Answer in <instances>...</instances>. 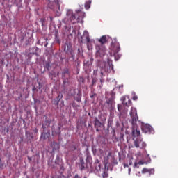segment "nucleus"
I'll return each instance as SVG.
<instances>
[{"mask_svg": "<svg viewBox=\"0 0 178 178\" xmlns=\"http://www.w3.org/2000/svg\"><path fill=\"white\" fill-rule=\"evenodd\" d=\"M76 13H73V10H67V16L72 24L76 23H80L83 20V17H86V13L79 10L76 11Z\"/></svg>", "mask_w": 178, "mask_h": 178, "instance_id": "nucleus-1", "label": "nucleus"}, {"mask_svg": "<svg viewBox=\"0 0 178 178\" xmlns=\"http://www.w3.org/2000/svg\"><path fill=\"white\" fill-rule=\"evenodd\" d=\"M110 49V55L112 56V55L114 56L115 60H119L120 59V57L122 56L120 54H119V51H120V44H119V42L115 38L112 42H111V45L109 47Z\"/></svg>", "mask_w": 178, "mask_h": 178, "instance_id": "nucleus-2", "label": "nucleus"}, {"mask_svg": "<svg viewBox=\"0 0 178 178\" xmlns=\"http://www.w3.org/2000/svg\"><path fill=\"white\" fill-rule=\"evenodd\" d=\"M130 116L132 119L131 123L133 125L132 136L134 138L137 137V138H141L140 129H137V122H138V115H137V112H131Z\"/></svg>", "mask_w": 178, "mask_h": 178, "instance_id": "nucleus-3", "label": "nucleus"}, {"mask_svg": "<svg viewBox=\"0 0 178 178\" xmlns=\"http://www.w3.org/2000/svg\"><path fill=\"white\" fill-rule=\"evenodd\" d=\"M102 109L104 112H115V95H111L106 99Z\"/></svg>", "mask_w": 178, "mask_h": 178, "instance_id": "nucleus-4", "label": "nucleus"}, {"mask_svg": "<svg viewBox=\"0 0 178 178\" xmlns=\"http://www.w3.org/2000/svg\"><path fill=\"white\" fill-rule=\"evenodd\" d=\"M122 104H118V112H127V108L131 105V100L128 96L121 97Z\"/></svg>", "mask_w": 178, "mask_h": 178, "instance_id": "nucleus-5", "label": "nucleus"}, {"mask_svg": "<svg viewBox=\"0 0 178 178\" xmlns=\"http://www.w3.org/2000/svg\"><path fill=\"white\" fill-rule=\"evenodd\" d=\"M62 4V1L59 0H54L52 3H49V7L50 9H52L54 12H56L57 16H60V5Z\"/></svg>", "mask_w": 178, "mask_h": 178, "instance_id": "nucleus-6", "label": "nucleus"}, {"mask_svg": "<svg viewBox=\"0 0 178 178\" xmlns=\"http://www.w3.org/2000/svg\"><path fill=\"white\" fill-rule=\"evenodd\" d=\"M98 66L100 68L102 73H108V72H109V67L113 69V65L109 63V58H108V63L105 61H99Z\"/></svg>", "mask_w": 178, "mask_h": 178, "instance_id": "nucleus-7", "label": "nucleus"}, {"mask_svg": "<svg viewBox=\"0 0 178 178\" xmlns=\"http://www.w3.org/2000/svg\"><path fill=\"white\" fill-rule=\"evenodd\" d=\"M97 58H102L106 55V47L102 44L95 46Z\"/></svg>", "mask_w": 178, "mask_h": 178, "instance_id": "nucleus-8", "label": "nucleus"}, {"mask_svg": "<svg viewBox=\"0 0 178 178\" xmlns=\"http://www.w3.org/2000/svg\"><path fill=\"white\" fill-rule=\"evenodd\" d=\"M134 145L136 148H140V149H144L147 147V143L143 141V138H134Z\"/></svg>", "mask_w": 178, "mask_h": 178, "instance_id": "nucleus-9", "label": "nucleus"}, {"mask_svg": "<svg viewBox=\"0 0 178 178\" xmlns=\"http://www.w3.org/2000/svg\"><path fill=\"white\" fill-rule=\"evenodd\" d=\"M141 129H142V131H143V133H152V131H154V129H152V127H151V125L148 124H144L142 123L141 125Z\"/></svg>", "mask_w": 178, "mask_h": 178, "instance_id": "nucleus-10", "label": "nucleus"}, {"mask_svg": "<svg viewBox=\"0 0 178 178\" xmlns=\"http://www.w3.org/2000/svg\"><path fill=\"white\" fill-rule=\"evenodd\" d=\"M101 126H102V124L101 123V122H99V120H98V119L96 118L95 120V127L96 128V131H99V129L98 128L101 127Z\"/></svg>", "mask_w": 178, "mask_h": 178, "instance_id": "nucleus-11", "label": "nucleus"}, {"mask_svg": "<svg viewBox=\"0 0 178 178\" xmlns=\"http://www.w3.org/2000/svg\"><path fill=\"white\" fill-rule=\"evenodd\" d=\"M155 170L154 169L143 168L142 173H149V175H154Z\"/></svg>", "mask_w": 178, "mask_h": 178, "instance_id": "nucleus-12", "label": "nucleus"}, {"mask_svg": "<svg viewBox=\"0 0 178 178\" xmlns=\"http://www.w3.org/2000/svg\"><path fill=\"white\" fill-rule=\"evenodd\" d=\"M99 42H100V45H104V44H106V42L108 41L106 40V35H103L100 38V39L98 40Z\"/></svg>", "mask_w": 178, "mask_h": 178, "instance_id": "nucleus-13", "label": "nucleus"}, {"mask_svg": "<svg viewBox=\"0 0 178 178\" xmlns=\"http://www.w3.org/2000/svg\"><path fill=\"white\" fill-rule=\"evenodd\" d=\"M81 91H79L78 93L74 96L75 101L80 102L81 101Z\"/></svg>", "mask_w": 178, "mask_h": 178, "instance_id": "nucleus-14", "label": "nucleus"}, {"mask_svg": "<svg viewBox=\"0 0 178 178\" xmlns=\"http://www.w3.org/2000/svg\"><path fill=\"white\" fill-rule=\"evenodd\" d=\"M51 147L53 148V151H57L58 149H59V143L54 141L51 143Z\"/></svg>", "mask_w": 178, "mask_h": 178, "instance_id": "nucleus-15", "label": "nucleus"}, {"mask_svg": "<svg viewBox=\"0 0 178 178\" xmlns=\"http://www.w3.org/2000/svg\"><path fill=\"white\" fill-rule=\"evenodd\" d=\"M55 42H57V44H60V40L59 39V33L58 31H55Z\"/></svg>", "mask_w": 178, "mask_h": 178, "instance_id": "nucleus-16", "label": "nucleus"}, {"mask_svg": "<svg viewBox=\"0 0 178 178\" xmlns=\"http://www.w3.org/2000/svg\"><path fill=\"white\" fill-rule=\"evenodd\" d=\"M80 169L83 170L86 169V163H84V159L83 158H80Z\"/></svg>", "mask_w": 178, "mask_h": 178, "instance_id": "nucleus-17", "label": "nucleus"}, {"mask_svg": "<svg viewBox=\"0 0 178 178\" xmlns=\"http://www.w3.org/2000/svg\"><path fill=\"white\" fill-rule=\"evenodd\" d=\"M51 134L49 133H42L41 134V139L42 140H47V138H49Z\"/></svg>", "mask_w": 178, "mask_h": 178, "instance_id": "nucleus-18", "label": "nucleus"}, {"mask_svg": "<svg viewBox=\"0 0 178 178\" xmlns=\"http://www.w3.org/2000/svg\"><path fill=\"white\" fill-rule=\"evenodd\" d=\"M67 74V76L70 75V72H69V69L65 68L63 70V72H62V77H66V75Z\"/></svg>", "mask_w": 178, "mask_h": 178, "instance_id": "nucleus-19", "label": "nucleus"}, {"mask_svg": "<svg viewBox=\"0 0 178 178\" xmlns=\"http://www.w3.org/2000/svg\"><path fill=\"white\" fill-rule=\"evenodd\" d=\"M95 165L96 170H101V164L99 163V160L97 159Z\"/></svg>", "mask_w": 178, "mask_h": 178, "instance_id": "nucleus-20", "label": "nucleus"}, {"mask_svg": "<svg viewBox=\"0 0 178 178\" xmlns=\"http://www.w3.org/2000/svg\"><path fill=\"white\" fill-rule=\"evenodd\" d=\"M84 35L86 37V42L88 44H90V35L88 34V32H84Z\"/></svg>", "mask_w": 178, "mask_h": 178, "instance_id": "nucleus-21", "label": "nucleus"}, {"mask_svg": "<svg viewBox=\"0 0 178 178\" xmlns=\"http://www.w3.org/2000/svg\"><path fill=\"white\" fill-rule=\"evenodd\" d=\"M97 93L92 92V95H90V98L91 99H92V104L95 102V98H97Z\"/></svg>", "mask_w": 178, "mask_h": 178, "instance_id": "nucleus-22", "label": "nucleus"}, {"mask_svg": "<svg viewBox=\"0 0 178 178\" xmlns=\"http://www.w3.org/2000/svg\"><path fill=\"white\" fill-rule=\"evenodd\" d=\"M91 7V0H88L85 3V8L88 9Z\"/></svg>", "mask_w": 178, "mask_h": 178, "instance_id": "nucleus-23", "label": "nucleus"}, {"mask_svg": "<svg viewBox=\"0 0 178 178\" xmlns=\"http://www.w3.org/2000/svg\"><path fill=\"white\" fill-rule=\"evenodd\" d=\"M63 98V95L62 94H59L57 97V102H56V105H58V104H59V101H60V99Z\"/></svg>", "mask_w": 178, "mask_h": 178, "instance_id": "nucleus-24", "label": "nucleus"}, {"mask_svg": "<svg viewBox=\"0 0 178 178\" xmlns=\"http://www.w3.org/2000/svg\"><path fill=\"white\" fill-rule=\"evenodd\" d=\"M62 79H63V84H67L69 83V78L64 76V77H62Z\"/></svg>", "mask_w": 178, "mask_h": 178, "instance_id": "nucleus-25", "label": "nucleus"}, {"mask_svg": "<svg viewBox=\"0 0 178 178\" xmlns=\"http://www.w3.org/2000/svg\"><path fill=\"white\" fill-rule=\"evenodd\" d=\"M132 99L133 101H137L138 99V97L136 95V92H132Z\"/></svg>", "mask_w": 178, "mask_h": 178, "instance_id": "nucleus-26", "label": "nucleus"}, {"mask_svg": "<svg viewBox=\"0 0 178 178\" xmlns=\"http://www.w3.org/2000/svg\"><path fill=\"white\" fill-rule=\"evenodd\" d=\"M103 178H106L108 177V172H104L102 174Z\"/></svg>", "mask_w": 178, "mask_h": 178, "instance_id": "nucleus-27", "label": "nucleus"}, {"mask_svg": "<svg viewBox=\"0 0 178 178\" xmlns=\"http://www.w3.org/2000/svg\"><path fill=\"white\" fill-rule=\"evenodd\" d=\"M97 83V79L96 78H92V86H94Z\"/></svg>", "mask_w": 178, "mask_h": 178, "instance_id": "nucleus-28", "label": "nucleus"}, {"mask_svg": "<svg viewBox=\"0 0 178 178\" xmlns=\"http://www.w3.org/2000/svg\"><path fill=\"white\" fill-rule=\"evenodd\" d=\"M45 18H41L40 22L42 23V26H44V23H45Z\"/></svg>", "mask_w": 178, "mask_h": 178, "instance_id": "nucleus-29", "label": "nucleus"}, {"mask_svg": "<svg viewBox=\"0 0 178 178\" xmlns=\"http://www.w3.org/2000/svg\"><path fill=\"white\" fill-rule=\"evenodd\" d=\"M130 112H137V108L131 107Z\"/></svg>", "mask_w": 178, "mask_h": 178, "instance_id": "nucleus-30", "label": "nucleus"}, {"mask_svg": "<svg viewBox=\"0 0 178 178\" xmlns=\"http://www.w3.org/2000/svg\"><path fill=\"white\" fill-rule=\"evenodd\" d=\"M144 163H145L144 162V161H140L138 163V165H144Z\"/></svg>", "mask_w": 178, "mask_h": 178, "instance_id": "nucleus-31", "label": "nucleus"}, {"mask_svg": "<svg viewBox=\"0 0 178 178\" xmlns=\"http://www.w3.org/2000/svg\"><path fill=\"white\" fill-rule=\"evenodd\" d=\"M2 168H3V163H1L0 160V169H2Z\"/></svg>", "mask_w": 178, "mask_h": 178, "instance_id": "nucleus-32", "label": "nucleus"}, {"mask_svg": "<svg viewBox=\"0 0 178 178\" xmlns=\"http://www.w3.org/2000/svg\"><path fill=\"white\" fill-rule=\"evenodd\" d=\"M74 178H81V177H80V176H79V174H76V175H75Z\"/></svg>", "mask_w": 178, "mask_h": 178, "instance_id": "nucleus-33", "label": "nucleus"}, {"mask_svg": "<svg viewBox=\"0 0 178 178\" xmlns=\"http://www.w3.org/2000/svg\"><path fill=\"white\" fill-rule=\"evenodd\" d=\"M128 165H129V166H131L133 165V162H131V161H129Z\"/></svg>", "mask_w": 178, "mask_h": 178, "instance_id": "nucleus-34", "label": "nucleus"}, {"mask_svg": "<svg viewBox=\"0 0 178 178\" xmlns=\"http://www.w3.org/2000/svg\"><path fill=\"white\" fill-rule=\"evenodd\" d=\"M33 131H34L35 133H38V129H37V128H35V129H33Z\"/></svg>", "mask_w": 178, "mask_h": 178, "instance_id": "nucleus-35", "label": "nucleus"}, {"mask_svg": "<svg viewBox=\"0 0 178 178\" xmlns=\"http://www.w3.org/2000/svg\"><path fill=\"white\" fill-rule=\"evenodd\" d=\"M138 163H137V162H135V163H134V168H137V165H138Z\"/></svg>", "mask_w": 178, "mask_h": 178, "instance_id": "nucleus-36", "label": "nucleus"}, {"mask_svg": "<svg viewBox=\"0 0 178 178\" xmlns=\"http://www.w3.org/2000/svg\"><path fill=\"white\" fill-rule=\"evenodd\" d=\"M59 159H60V158L59 157V156H56V161H59Z\"/></svg>", "mask_w": 178, "mask_h": 178, "instance_id": "nucleus-37", "label": "nucleus"}, {"mask_svg": "<svg viewBox=\"0 0 178 178\" xmlns=\"http://www.w3.org/2000/svg\"><path fill=\"white\" fill-rule=\"evenodd\" d=\"M28 161H29V162H31L32 161L31 157H28Z\"/></svg>", "mask_w": 178, "mask_h": 178, "instance_id": "nucleus-38", "label": "nucleus"}, {"mask_svg": "<svg viewBox=\"0 0 178 178\" xmlns=\"http://www.w3.org/2000/svg\"><path fill=\"white\" fill-rule=\"evenodd\" d=\"M79 41L80 42L83 43V37H81V40H79Z\"/></svg>", "mask_w": 178, "mask_h": 178, "instance_id": "nucleus-39", "label": "nucleus"}, {"mask_svg": "<svg viewBox=\"0 0 178 178\" xmlns=\"http://www.w3.org/2000/svg\"><path fill=\"white\" fill-rule=\"evenodd\" d=\"M111 153L109 152L108 154V156H111Z\"/></svg>", "mask_w": 178, "mask_h": 178, "instance_id": "nucleus-40", "label": "nucleus"}, {"mask_svg": "<svg viewBox=\"0 0 178 178\" xmlns=\"http://www.w3.org/2000/svg\"><path fill=\"white\" fill-rule=\"evenodd\" d=\"M89 116H91V113H88Z\"/></svg>", "mask_w": 178, "mask_h": 178, "instance_id": "nucleus-41", "label": "nucleus"}, {"mask_svg": "<svg viewBox=\"0 0 178 178\" xmlns=\"http://www.w3.org/2000/svg\"><path fill=\"white\" fill-rule=\"evenodd\" d=\"M125 166H127V168H128V167H129V165L127 164V165H125Z\"/></svg>", "mask_w": 178, "mask_h": 178, "instance_id": "nucleus-42", "label": "nucleus"}, {"mask_svg": "<svg viewBox=\"0 0 178 178\" xmlns=\"http://www.w3.org/2000/svg\"><path fill=\"white\" fill-rule=\"evenodd\" d=\"M64 51H66V47H65Z\"/></svg>", "mask_w": 178, "mask_h": 178, "instance_id": "nucleus-43", "label": "nucleus"}, {"mask_svg": "<svg viewBox=\"0 0 178 178\" xmlns=\"http://www.w3.org/2000/svg\"><path fill=\"white\" fill-rule=\"evenodd\" d=\"M101 83H102V79L100 80Z\"/></svg>", "mask_w": 178, "mask_h": 178, "instance_id": "nucleus-44", "label": "nucleus"}]
</instances>
